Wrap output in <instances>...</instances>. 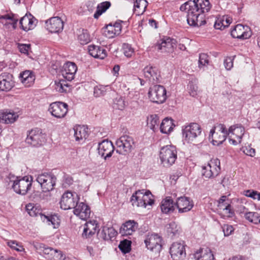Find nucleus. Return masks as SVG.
I'll return each mask as SVG.
<instances>
[{"label":"nucleus","mask_w":260,"mask_h":260,"mask_svg":"<svg viewBox=\"0 0 260 260\" xmlns=\"http://www.w3.org/2000/svg\"><path fill=\"white\" fill-rule=\"evenodd\" d=\"M192 6L187 16L188 24L192 26H201L206 23L205 14L211 9L212 5L209 0H193Z\"/></svg>","instance_id":"1"},{"label":"nucleus","mask_w":260,"mask_h":260,"mask_svg":"<svg viewBox=\"0 0 260 260\" xmlns=\"http://www.w3.org/2000/svg\"><path fill=\"white\" fill-rule=\"evenodd\" d=\"M215 128L217 129L222 134V139L221 140H213V144L214 145H219L221 144L226 139L227 136L230 134H236L238 139H239V142L240 143L241 139L244 134L245 129L243 126L240 125H234L230 127L228 130H227L226 126L223 124L217 123Z\"/></svg>","instance_id":"2"},{"label":"nucleus","mask_w":260,"mask_h":260,"mask_svg":"<svg viewBox=\"0 0 260 260\" xmlns=\"http://www.w3.org/2000/svg\"><path fill=\"white\" fill-rule=\"evenodd\" d=\"M32 177L26 176L22 178L12 176L10 177L9 184L13 190L17 194L25 195L31 189Z\"/></svg>","instance_id":"3"},{"label":"nucleus","mask_w":260,"mask_h":260,"mask_svg":"<svg viewBox=\"0 0 260 260\" xmlns=\"http://www.w3.org/2000/svg\"><path fill=\"white\" fill-rule=\"evenodd\" d=\"M159 158L161 164L165 167L173 165L177 158V151L175 146L170 145L161 148Z\"/></svg>","instance_id":"4"},{"label":"nucleus","mask_w":260,"mask_h":260,"mask_svg":"<svg viewBox=\"0 0 260 260\" xmlns=\"http://www.w3.org/2000/svg\"><path fill=\"white\" fill-rule=\"evenodd\" d=\"M36 180L40 185L42 191L46 192L54 189L56 177L52 173H44L38 175Z\"/></svg>","instance_id":"5"},{"label":"nucleus","mask_w":260,"mask_h":260,"mask_svg":"<svg viewBox=\"0 0 260 260\" xmlns=\"http://www.w3.org/2000/svg\"><path fill=\"white\" fill-rule=\"evenodd\" d=\"M165 88L160 85H155L150 87L148 94L150 100L157 104L163 103L167 99Z\"/></svg>","instance_id":"6"},{"label":"nucleus","mask_w":260,"mask_h":260,"mask_svg":"<svg viewBox=\"0 0 260 260\" xmlns=\"http://www.w3.org/2000/svg\"><path fill=\"white\" fill-rule=\"evenodd\" d=\"M25 142L33 147H39L45 143V137L41 129L39 128L32 129L27 132Z\"/></svg>","instance_id":"7"},{"label":"nucleus","mask_w":260,"mask_h":260,"mask_svg":"<svg viewBox=\"0 0 260 260\" xmlns=\"http://www.w3.org/2000/svg\"><path fill=\"white\" fill-rule=\"evenodd\" d=\"M201 126L197 123H190L182 127V135L188 143L192 141L201 134Z\"/></svg>","instance_id":"8"},{"label":"nucleus","mask_w":260,"mask_h":260,"mask_svg":"<svg viewBox=\"0 0 260 260\" xmlns=\"http://www.w3.org/2000/svg\"><path fill=\"white\" fill-rule=\"evenodd\" d=\"M116 145L117 147L116 152L119 154H124L131 151L134 145V141L132 137L124 135L116 141Z\"/></svg>","instance_id":"9"},{"label":"nucleus","mask_w":260,"mask_h":260,"mask_svg":"<svg viewBox=\"0 0 260 260\" xmlns=\"http://www.w3.org/2000/svg\"><path fill=\"white\" fill-rule=\"evenodd\" d=\"M48 111L53 116L57 118H62L64 117L68 113V105L61 102H53L50 105Z\"/></svg>","instance_id":"10"},{"label":"nucleus","mask_w":260,"mask_h":260,"mask_svg":"<svg viewBox=\"0 0 260 260\" xmlns=\"http://www.w3.org/2000/svg\"><path fill=\"white\" fill-rule=\"evenodd\" d=\"M78 195L70 191L64 193L60 201V208L63 210L74 208L78 200Z\"/></svg>","instance_id":"11"},{"label":"nucleus","mask_w":260,"mask_h":260,"mask_svg":"<svg viewBox=\"0 0 260 260\" xmlns=\"http://www.w3.org/2000/svg\"><path fill=\"white\" fill-rule=\"evenodd\" d=\"M176 47V41L174 39L167 37L161 40V43H157L154 46V50L160 51L161 53H170L174 51Z\"/></svg>","instance_id":"12"},{"label":"nucleus","mask_w":260,"mask_h":260,"mask_svg":"<svg viewBox=\"0 0 260 260\" xmlns=\"http://www.w3.org/2000/svg\"><path fill=\"white\" fill-rule=\"evenodd\" d=\"M231 34L234 38L245 40L249 38L252 32L248 26L238 24L231 30Z\"/></svg>","instance_id":"13"},{"label":"nucleus","mask_w":260,"mask_h":260,"mask_svg":"<svg viewBox=\"0 0 260 260\" xmlns=\"http://www.w3.org/2000/svg\"><path fill=\"white\" fill-rule=\"evenodd\" d=\"M98 150L99 154L106 160L111 157L114 150V147L111 141L104 140L99 143Z\"/></svg>","instance_id":"14"},{"label":"nucleus","mask_w":260,"mask_h":260,"mask_svg":"<svg viewBox=\"0 0 260 260\" xmlns=\"http://www.w3.org/2000/svg\"><path fill=\"white\" fill-rule=\"evenodd\" d=\"M15 86V81L12 74L3 73L0 74V90L8 92Z\"/></svg>","instance_id":"15"},{"label":"nucleus","mask_w":260,"mask_h":260,"mask_svg":"<svg viewBox=\"0 0 260 260\" xmlns=\"http://www.w3.org/2000/svg\"><path fill=\"white\" fill-rule=\"evenodd\" d=\"M185 246L181 242H174L171 245L170 253L174 260H181L185 257Z\"/></svg>","instance_id":"16"},{"label":"nucleus","mask_w":260,"mask_h":260,"mask_svg":"<svg viewBox=\"0 0 260 260\" xmlns=\"http://www.w3.org/2000/svg\"><path fill=\"white\" fill-rule=\"evenodd\" d=\"M144 77L150 82L155 84L159 82L160 74L155 67L148 66L143 69Z\"/></svg>","instance_id":"17"},{"label":"nucleus","mask_w":260,"mask_h":260,"mask_svg":"<svg viewBox=\"0 0 260 260\" xmlns=\"http://www.w3.org/2000/svg\"><path fill=\"white\" fill-rule=\"evenodd\" d=\"M37 23L38 20L30 13H26L19 21L20 28L25 31L34 29Z\"/></svg>","instance_id":"18"},{"label":"nucleus","mask_w":260,"mask_h":260,"mask_svg":"<svg viewBox=\"0 0 260 260\" xmlns=\"http://www.w3.org/2000/svg\"><path fill=\"white\" fill-rule=\"evenodd\" d=\"M46 26L50 32L57 33L62 30L63 22L59 17H54L46 21Z\"/></svg>","instance_id":"19"},{"label":"nucleus","mask_w":260,"mask_h":260,"mask_svg":"<svg viewBox=\"0 0 260 260\" xmlns=\"http://www.w3.org/2000/svg\"><path fill=\"white\" fill-rule=\"evenodd\" d=\"M176 207L180 213L187 212L190 211L193 206L192 201L190 198L186 197L178 198L176 201Z\"/></svg>","instance_id":"20"},{"label":"nucleus","mask_w":260,"mask_h":260,"mask_svg":"<svg viewBox=\"0 0 260 260\" xmlns=\"http://www.w3.org/2000/svg\"><path fill=\"white\" fill-rule=\"evenodd\" d=\"M161 239L157 234L152 235L145 240L147 248L152 251L159 252L161 249Z\"/></svg>","instance_id":"21"},{"label":"nucleus","mask_w":260,"mask_h":260,"mask_svg":"<svg viewBox=\"0 0 260 260\" xmlns=\"http://www.w3.org/2000/svg\"><path fill=\"white\" fill-rule=\"evenodd\" d=\"M74 213L81 219L86 220L90 217V209L89 207L84 203H77L74 207Z\"/></svg>","instance_id":"22"},{"label":"nucleus","mask_w":260,"mask_h":260,"mask_svg":"<svg viewBox=\"0 0 260 260\" xmlns=\"http://www.w3.org/2000/svg\"><path fill=\"white\" fill-rule=\"evenodd\" d=\"M77 71V67L74 62H67L63 66L62 75L67 80L71 81L74 78Z\"/></svg>","instance_id":"23"},{"label":"nucleus","mask_w":260,"mask_h":260,"mask_svg":"<svg viewBox=\"0 0 260 260\" xmlns=\"http://www.w3.org/2000/svg\"><path fill=\"white\" fill-rule=\"evenodd\" d=\"M121 28L120 22H116L114 25L109 24L103 28L104 34L107 37L112 38L120 34Z\"/></svg>","instance_id":"24"},{"label":"nucleus","mask_w":260,"mask_h":260,"mask_svg":"<svg viewBox=\"0 0 260 260\" xmlns=\"http://www.w3.org/2000/svg\"><path fill=\"white\" fill-rule=\"evenodd\" d=\"M138 224L134 220H128L122 224L119 230L122 236L132 235L138 229Z\"/></svg>","instance_id":"25"},{"label":"nucleus","mask_w":260,"mask_h":260,"mask_svg":"<svg viewBox=\"0 0 260 260\" xmlns=\"http://www.w3.org/2000/svg\"><path fill=\"white\" fill-rule=\"evenodd\" d=\"M176 207V202H174L171 197H166L161 202L160 208L163 213L170 214L172 213Z\"/></svg>","instance_id":"26"},{"label":"nucleus","mask_w":260,"mask_h":260,"mask_svg":"<svg viewBox=\"0 0 260 260\" xmlns=\"http://www.w3.org/2000/svg\"><path fill=\"white\" fill-rule=\"evenodd\" d=\"M19 78L22 83L26 87L31 86L36 79L34 73L30 70H25L21 73Z\"/></svg>","instance_id":"27"},{"label":"nucleus","mask_w":260,"mask_h":260,"mask_svg":"<svg viewBox=\"0 0 260 260\" xmlns=\"http://www.w3.org/2000/svg\"><path fill=\"white\" fill-rule=\"evenodd\" d=\"M88 52L94 58L104 59L107 56L106 50L103 47L96 45L88 46Z\"/></svg>","instance_id":"28"},{"label":"nucleus","mask_w":260,"mask_h":260,"mask_svg":"<svg viewBox=\"0 0 260 260\" xmlns=\"http://www.w3.org/2000/svg\"><path fill=\"white\" fill-rule=\"evenodd\" d=\"M18 117V114L14 112L8 110H4L0 112V121L4 123H13Z\"/></svg>","instance_id":"29"},{"label":"nucleus","mask_w":260,"mask_h":260,"mask_svg":"<svg viewBox=\"0 0 260 260\" xmlns=\"http://www.w3.org/2000/svg\"><path fill=\"white\" fill-rule=\"evenodd\" d=\"M195 260H214V257L210 249L201 248L193 254Z\"/></svg>","instance_id":"30"},{"label":"nucleus","mask_w":260,"mask_h":260,"mask_svg":"<svg viewBox=\"0 0 260 260\" xmlns=\"http://www.w3.org/2000/svg\"><path fill=\"white\" fill-rule=\"evenodd\" d=\"M74 136L76 141L86 139L88 136V128L82 125H78L74 127Z\"/></svg>","instance_id":"31"},{"label":"nucleus","mask_w":260,"mask_h":260,"mask_svg":"<svg viewBox=\"0 0 260 260\" xmlns=\"http://www.w3.org/2000/svg\"><path fill=\"white\" fill-rule=\"evenodd\" d=\"M117 234V232L112 228L104 227L100 236L104 240H110L115 237Z\"/></svg>","instance_id":"32"},{"label":"nucleus","mask_w":260,"mask_h":260,"mask_svg":"<svg viewBox=\"0 0 260 260\" xmlns=\"http://www.w3.org/2000/svg\"><path fill=\"white\" fill-rule=\"evenodd\" d=\"M130 202L134 207H142V206H144L145 203L142 204L143 198L141 190H138L133 194Z\"/></svg>","instance_id":"33"},{"label":"nucleus","mask_w":260,"mask_h":260,"mask_svg":"<svg viewBox=\"0 0 260 260\" xmlns=\"http://www.w3.org/2000/svg\"><path fill=\"white\" fill-rule=\"evenodd\" d=\"M174 126L172 119L168 117L165 118L160 125V131L162 133L168 134L172 131Z\"/></svg>","instance_id":"34"},{"label":"nucleus","mask_w":260,"mask_h":260,"mask_svg":"<svg viewBox=\"0 0 260 260\" xmlns=\"http://www.w3.org/2000/svg\"><path fill=\"white\" fill-rule=\"evenodd\" d=\"M148 5L146 0H136L134 2V11L137 15L143 14Z\"/></svg>","instance_id":"35"},{"label":"nucleus","mask_w":260,"mask_h":260,"mask_svg":"<svg viewBox=\"0 0 260 260\" xmlns=\"http://www.w3.org/2000/svg\"><path fill=\"white\" fill-rule=\"evenodd\" d=\"M30 244L33 246L36 250H39L40 252H43L45 254H49L50 252L54 251L53 248L48 247L45 244L39 243L37 241H32Z\"/></svg>","instance_id":"36"},{"label":"nucleus","mask_w":260,"mask_h":260,"mask_svg":"<svg viewBox=\"0 0 260 260\" xmlns=\"http://www.w3.org/2000/svg\"><path fill=\"white\" fill-rule=\"evenodd\" d=\"M42 219L46 220V222L48 224H51L54 228L58 227L60 223L59 217L56 215H45L41 214Z\"/></svg>","instance_id":"37"},{"label":"nucleus","mask_w":260,"mask_h":260,"mask_svg":"<svg viewBox=\"0 0 260 260\" xmlns=\"http://www.w3.org/2000/svg\"><path fill=\"white\" fill-rule=\"evenodd\" d=\"M111 6L110 2L106 1L102 2L96 6V11L94 14L93 17L95 19H98L103 13L109 8Z\"/></svg>","instance_id":"38"},{"label":"nucleus","mask_w":260,"mask_h":260,"mask_svg":"<svg viewBox=\"0 0 260 260\" xmlns=\"http://www.w3.org/2000/svg\"><path fill=\"white\" fill-rule=\"evenodd\" d=\"M142 194L143 198V202L144 204V206H142V207L146 208L147 205H152L154 204V200L151 199L152 197V194L149 190H145L144 189H142Z\"/></svg>","instance_id":"39"},{"label":"nucleus","mask_w":260,"mask_h":260,"mask_svg":"<svg viewBox=\"0 0 260 260\" xmlns=\"http://www.w3.org/2000/svg\"><path fill=\"white\" fill-rule=\"evenodd\" d=\"M159 117L156 115H151L147 118V125L153 131L158 127Z\"/></svg>","instance_id":"40"},{"label":"nucleus","mask_w":260,"mask_h":260,"mask_svg":"<svg viewBox=\"0 0 260 260\" xmlns=\"http://www.w3.org/2000/svg\"><path fill=\"white\" fill-rule=\"evenodd\" d=\"M208 163L211 166V172H213L215 177L217 176L220 171V160L217 158L212 159Z\"/></svg>","instance_id":"41"},{"label":"nucleus","mask_w":260,"mask_h":260,"mask_svg":"<svg viewBox=\"0 0 260 260\" xmlns=\"http://www.w3.org/2000/svg\"><path fill=\"white\" fill-rule=\"evenodd\" d=\"M208 163L211 166V172H213L215 177L217 176L220 171V160L217 158L212 159Z\"/></svg>","instance_id":"42"},{"label":"nucleus","mask_w":260,"mask_h":260,"mask_svg":"<svg viewBox=\"0 0 260 260\" xmlns=\"http://www.w3.org/2000/svg\"><path fill=\"white\" fill-rule=\"evenodd\" d=\"M167 232L169 235H172V236H175L179 235L180 232V227L174 221L170 222L166 225Z\"/></svg>","instance_id":"43"},{"label":"nucleus","mask_w":260,"mask_h":260,"mask_svg":"<svg viewBox=\"0 0 260 260\" xmlns=\"http://www.w3.org/2000/svg\"><path fill=\"white\" fill-rule=\"evenodd\" d=\"M245 218L249 221L254 224L259 223L260 214L257 212H251L246 211Z\"/></svg>","instance_id":"44"},{"label":"nucleus","mask_w":260,"mask_h":260,"mask_svg":"<svg viewBox=\"0 0 260 260\" xmlns=\"http://www.w3.org/2000/svg\"><path fill=\"white\" fill-rule=\"evenodd\" d=\"M78 39L82 45L86 44L90 41V36L86 29L79 30Z\"/></svg>","instance_id":"45"},{"label":"nucleus","mask_w":260,"mask_h":260,"mask_svg":"<svg viewBox=\"0 0 260 260\" xmlns=\"http://www.w3.org/2000/svg\"><path fill=\"white\" fill-rule=\"evenodd\" d=\"M131 241L123 240L120 242L118 247L122 252L125 254L128 253L131 251Z\"/></svg>","instance_id":"46"},{"label":"nucleus","mask_w":260,"mask_h":260,"mask_svg":"<svg viewBox=\"0 0 260 260\" xmlns=\"http://www.w3.org/2000/svg\"><path fill=\"white\" fill-rule=\"evenodd\" d=\"M187 88L188 92L191 96L194 97L197 95L198 88L194 81H189L187 85Z\"/></svg>","instance_id":"47"},{"label":"nucleus","mask_w":260,"mask_h":260,"mask_svg":"<svg viewBox=\"0 0 260 260\" xmlns=\"http://www.w3.org/2000/svg\"><path fill=\"white\" fill-rule=\"evenodd\" d=\"M84 225L87 227V229L89 230V235H94L97 231L98 224L94 220L89 221L87 222Z\"/></svg>","instance_id":"48"},{"label":"nucleus","mask_w":260,"mask_h":260,"mask_svg":"<svg viewBox=\"0 0 260 260\" xmlns=\"http://www.w3.org/2000/svg\"><path fill=\"white\" fill-rule=\"evenodd\" d=\"M123 53L127 57H131L134 53V49L128 44H123L122 46Z\"/></svg>","instance_id":"49"},{"label":"nucleus","mask_w":260,"mask_h":260,"mask_svg":"<svg viewBox=\"0 0 260 260\" xmlns=\"http://www.w3.org/2000/svg\"><path fill=\"white\" fill-rule=\"evenodd\" d=\"M211 166L209 163L206 166L202 167V175L206 178H211L215 177L213 172H211Z\"/></svg>","instance_id":"50"},{"label":"nucleus","mask_w":260,"mask_h":260,"mask_svg":"<svg viewBox=\"0 0 260 260\" xmlns=\"http://www.w3.org/2000/svg\"><path fill=\"white\" fill-rule=\"evenodd\" d=\"M209 63L208 55L206 53H201L199 55V67L202 68Z\"/></svg>","instance_id":"51"},{"label":"nucleus","mask_w":260,"mask_h":260,"mask_svg":"<svg viewBox=\"0 0 260 260\" xmlns=\"http://www.w3.org/2000/svg\"><path fill=\"white\" fill-rule=\"evenodd\" d=\"M114 108L118 110H122L125 107V102L121 97L116 98L114 101Z\"/></svg>","instance_id":"52"},{"label":"nucleus","mask_w":260,"mask_h":260,"mask_svg":"<svg viewBox=\"0 0 260 260\" xmlns=\"http://www.w3.org/2000/svg\"><path fill=\"white\" fill-rule=\"evenodd\" d=\"M7 244L11 248H13L18 251H22L24 250L23 247L20 245L16 241H9L7 242Z\"/></svg>","instance_id":"53"},{"label":"nucleus","mask_w":260,"mask_h":260,"mask_svg":"<svg viewBox=\"0 0 260 260\" xmlns=\"http://www.w3.org/2000/svg\"><path fill=\"white\" fill-rule=\"evenodd\" d=\"M26 210L31 216H36L39 213V211H37V208L31 204H28L26 206Z\"/></svg>","instance_id":"54"},{"label":"nucleus","mask_w":260,"mask_h":260,"mask_svg":"<svg viewBox=\"0 0 260 260\" xmlns=\"http://www.w3.org/2000/svg\"><path fill=\"white\" fill-rule=\"evenodd\" d=\"M222 229L224 236L226 237L232 235L234 231V229L233 226L229 224H223L222 226Z\"/></svg>","instance_id":"55"},{"label":"nucleus","mask_w":260,"mask_h":260,"mask_svg":"<svg viewBox=\"0 0 260 260\" xmlns=\"http://www.w3.org/2000/svg\"><path fill=\"white\" fill-rule=\"evenodd\" d=\"M236 56L227 57L224 60V64L227 70H230L233 67V60Z\"/></svg>","instance_id":"56"},{"label":"nucleus","mask_w":260,"mask_h":260,"mask_svg":"<svg viewBox=\"0 0 260 260\" xmlns=\"http://www.w3.org/2000/svg\"><path fill=\"white\" fill-rule=\"evenodd\" d=\"M221 209L225 211L226 216L228 217H232L234 216V212L231 208V205L230 203H226L225 208Z\"/></svg>","instance_id":"57"},{"label":"nucleus","mask_w":260,"mask_h":260,"mask_svg":"<svg viewBox=\"0 0 260 260\" xmlns=\"http://www.w3.org/2000/svg\"><path fill=\"white\" fill-rule=\"evenodd\" d=\"M245 195L248 197H250L253 199H257L260 200V193L256 191L247 190Z\"/></svg>","instance_id":"58"},{"label":"nucleus","mask_w":260,"mask_h":260,"mask_svg":"<svg viewBox=\"0 0 260 260\" xmlns=\"http://www.w3.org/2000/svg\"><path fill=\"white\" fill-rule=\"evenodd\" d=\"M18 49L21 53L28 54V50L30 49V45L19 44H18Z\"/></svg>","instance_id":"59"},{"label":"nucleus","mask_w":260,"mask_h":260,"mask_svg":"<svg viewBox=\"0 0 260 260\" xmlns=\"http://www.w3.org/2000/svg\"><path fill=\"white\" fill-rule=\"evenodd\" d=\"M243 151L245 154L250 156H253L255 153V149L250 146L243 147Z\"/></svg>","instance_id":"60"},{"label":"nucleus","mask_w":260,"mask_h":260,"mask_svg":"<svg viewBox=\"0 0 260 260\" xmlns=\"http://www.w3.org/2000/svg\"><path fill=\"white\" fill-rule=\"evenodd\" d=\"M64 86L67 87L64 84L63 81L55 82V89L59 92H63L66 91V89H64Z\"/></svg>","instance_id":"61"},{"label":"nucleus","mask_w":260,"mask_h":260,"mask_svg":"<svg viewBox=\"0 0 260 260\" xmlns=\"http://www.w3.org/2000/svg\"><path fill=\"white\" fill-rule=\"evenodd\" d=\"M191 2H192V1H189L182 4L180 7V11H185V10H187L188 15L189 10L190 9L191 6H192V4H191Z\"/></svg>","instance_id":"62"},{"label":"nucleus","mask_w":260,"mask_h":260,"mask_svg":"<svg viewBox=\"0 0 260 260\" xmlns=\"http://www.w3.org/2000/svg\"><path fill=\"white\" fill-rule=\"evenodd\" d=\"M214 27L217 29H222V27H225L224 19H223L222 21L217 20L214 23Z\"/></svg>","instance_id":"63"},{"label":"nucleus","mask_w":260,"mask_h":260,"mask_svg":"<svg viewBox=\"0 0 260 260\" xmlns=\"http://www.w3.org/2000/svg\"><path fill=\"white\" fill-rule=\"evenodd\" d=\"M96 2L94 1H89L87 3L86 6L88 10L92 12L95 8Z\"/></svg>","instance_id":"64"}]
</instances>
